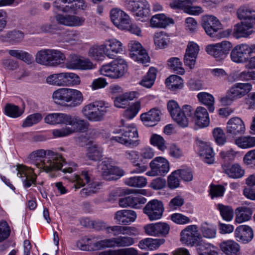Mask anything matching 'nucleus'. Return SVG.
I'll use <instances>...</instances> for the list:
<instances>
[{"label":"nucleus","instance_id":"19","mask_svg":"<svg viewBox=\"0 0 255 255\" xmlns=\"http://www.w3.org/2000/svg\"><path fill=\"white\" fill-rule=\"evenodd\" d=\"M131 57L136 61L145 64L149 61V57L141 44L135 41H130L128 44Z\"/></svg>","mask_w":255,"mask_h":255},{"label":"nucleus","instance_id":"9","mask_svg":"<svg viewBox=\"0 0 255 255\" xmlns=\"http://www.w3.org/2000/svg\"><path fill=\"white\" fill-rule=\"evenodd\" d=\"M128 68L125 60L118 58L100 68L102 75L113 79H119L125 74Z\"/></svg>","mask_w":255,"mask_h":255},{"label":"nucleus","instance_id":"48","mask_svg":"<svg viewBox=\"0 0 255 255\" xmlns=\"http://www.w3.org/2000/svg\"><path fill=\"white\" fill-rule=\"evenodd\" d=\"M217 208L220 211V215L224 220L230 222L233 220L234 212L231 206L218 204L217 205Z\"/></svg>","mask_w":255,"mask_h":255},{"label":"nucleus","instance_id":"21","mask_svg":"<svg viewBox=\"0 0 255 255\" xmlns=\"http://www.w3.org/2000/svg\"><path fill=\"white\" fill-rule=\"evenodd\" d=\"M111 19L114 25L120 29H127L130 24L129 16L121 9L115 8L111 10Z\"/></svg>","mask_w":255,"mask_h":255},{"label":"nucleus","instance_id":"4","mask_svg":"<svg viewBox=\"0 0 255 255\" xmlns=\"http://www.w3.org/2000/svg\"><path fill=\"white\" fill-rule=\"evenodd\" d=\"M110 106L103 101H95L85 105L81 113L91 122H98L104 120L105 115L110 111Z\"/></svg>","mask_w":255,"mask_h":255},{"label":"nucleus","instance_id":"35","mask_svg":"<svg viewBox=\"0 0 255 255\" xmlns=\"http://www.w3.org/2000/svg\"><path fill=\"white\" fill-rule=\"evenodd\" d=\"M237 14L240 20L255 24V10L245 5L242 6L237 10Z\"/></svg>","mask_w":255,"mask_h":255},{"label":"nucleus","instance_id":"63","mask_svg":"<svg viewBox=\"0 0 255 255\" xmlns=\"http://www.w3.org/2000/svg\"><path fill=\"white\" fill-rule=\"evenodd\" d=\"M214 137L219 145H223L226 142V137L224 130L220 128H217L213 131Z\"/></svg>","mask_w":255,"mask_h":255},{"label":"nucleus","instance_id":"28","mask_svg":"<svg viewBox=\"0 0 255 255\" xmlns=\"http://www.w3.org/2000/svg\"><path fill=\"white\" fill-rule=\"evenodd\" d=\"M137 215L135 211L131 210H121L117 211L114 219L120 225H129L136 219Z\"/></svg>","mask_w":255,"mask_h":255},{"label":"nucleus","instance_id":"55","mask_svg":"<svg viewBox=\"0 0 255 255\" xmlns=\"http://www.w3.org/2000/svg\"><path fill=\"white\" fill-rule=\"evenodd\" d=\"M140 106L141 104L139 101L133 103L124 112V117L129 120L132 119L139 111Z\"/></svg>","mask_w":255,"mask_h":255},{"label":"nucleus","instance_id":"14","mask_svg":"<svg viewBox=\"0 0 255 255\" xmlns=\"http://www.w3.org/2000/svg\"><path fill=\"white\" fill-rule=\"evenodd\" d=\"M232 47L231 43L227 41H223L220 43L208 45L206 47V51L217 60L220 61L227 57Z\"/></svg>","mask_w":255,"mask_h":255},{"label":"nucleus","instance_id":"22","mask_svg":"<svg viewBox=\"0 0 255 255\" xmlns=\"http://www.w3.org/2000/svg\"><path fill=\"white\" fill-rule=\"evenodd\" d=\"M17 176L21 178L25 188H29L33 184L35 185L37 175L34 173L33 168L24 165L17 167Z\"/></svg>","mask_w":255,"mask_h":255},{"label":"nucleus","instance_id":"59","mask_svg":"<svg viewBox=\"0 0 255 255\" xmlns=\"http://www.w3.org/2000/svg\"><path fill=\"white\" fill-rule=\"evenodd\" d=\"M107 42L109 46L111 47L113 53L114 57L116 54L122 53L123 51V45L122 43L116 38L108 39Z\"/></svg>","mask_w":255,"mask_h":255},{"label":"nucleus","instance_id":"34","mask_svg":"<svg viewBox=\"0 0 255 255\" xmlns=\"http://www.w3.org/2000/svg\"><path fill=\"white\" fill-rule=\"evenodd\" d=\"M199 155L202 160L208 164H213L215 161V153L209 144L204 142L200 144Z\"/></svg>","mask_w":255,"mask_h":255},{"label":"nucleus","instance_id":"15","mask_svg":"<svg viewBox=\"0 0 255 255\" xmlns=\"http://www.w3.org/2000/svg\"><path fill=\"white\" fill-rule=\"evenodd\" d=\"M151 171L146 173L148 176H162L169 171V163L168 160L163 157H156L149 164Z\"/></svg>","mask_w":255,"mask_h":255},{"label":"nucleus","instance_id":"11","mask_svg":"<svg viewBox=\"0 0 255 255\" xmlns=\"http://www.w3.org/2000/svg\"><path fill=\"white\" fill-rule=\"evenodd\" d=\"M134 243V239L128 236H119L109 239L101 240L94 243L96 250L106 248L126 247L131 246Z\"/></svg>","mask_w":255,"mask_h":255},{"label":"nucleus","instance_id":"38","mask_svg":"<svg viewBox=\"0 0 255 255\" xmlns=\"http://www.w3.org/2000/svg\"><path fill=\"white\" fill-rule=\"evenodd\" d=\"M164 243L165 240L163 239L146 238L139 242L138 246L141 249L152 251L158 249Z\"/></svg>","mask_w":255,"mask_h":255},{"label":"nucleus","instance_id":"1","mask_svg":"<svg viewBox=\"0 0 255 255\" xmlns=\"http://www.w3.org/2000/svg\"><path fill=\"white\" fill-rule=\"evenodd\" d=\"M167 109L172 119L182 128L188 126L189 121L194 116L196 124L201 128L207 127L210 124L209 114L206 108L198 107L195 111L189 105H184L182 108L174 100L167 103Z\"/></svg>","mask_w":255,"mask_h":255},{"label":"nucleus","instance_id":"10","mask_svg":"<svg viewBox=\"0 0 255 255\" xmlns=\"http://www.w3.org/2000/svg\"><path fill=\"white\" fill-rule=\"evenodd\" d=\"M122 134L113 136L111 139L123 144L127 146L134 147L139 143L137 129L134 124L125 127L122 130Z\"/></svg>","mask_w":255,"mask_h":255},{"label":"nucleus","instance_id":"2","mask_svg":"<svg viewBox=\"0 0 255 255\" xmlns=\"http://www.w3.org/2000/svg\"><path fill=\"white\" fill-rule=\"evenodd\" d=\"M28 162L46 172L61 170L64 173H72L73 168L65 167V159L62 155L50 150L39 149L32 152L28 156Z\"/></svg>","mask_w":255,"mask_h":255},{"label":"nucleus","instance_id":"3","mask_svg":"<svg viewBox=\"0 0 255 255\" xmlns=\"http://www.w3.org/2000/svg\"><path fill=\"white\" fill-rule=\"evenodd\" d=\"M44 121L46 124L51 125H66L71 126L54 129L52 133L56 137L66 136L76 131L86 130L88 127L86 121L78 117L64 113L49 114L45 117Z\"/></svg>","mask_w":255,"mask_h":255},{"label":"nucleus","instance_id":"46","mask_svg":"<svg viewBox=\"0 0 255 255\" xmlns=\"http://www.w3.org/2000/svg\"><path fill=\"white\" fill-rule=\"evenodd\" d=\"M88 55L96 60H102L105 57V54L102 45L94 44L91 46L88 51Z\"/></svg>","mask_w":255,"mask_h":255},{"label":"nucleus","instance_id":"6","mask_svg":"<svg viewBox=\"0 0 255 255\" xmlns=\"http://www.w3.org/2000/svg\"><path fill=\"white\" fill-rule=\"evenodd\" d=\"M73 183L75 190L87 184L88 187L83 188L80 191L81 195L84 197L96 192L97 187L99 186V183L94 181L92 174L87 171H83L80 174L76 175Z\"/></svg>","mask_w":255,"mask_h":255},{"label":"nucleus","instance_id":"20","mask_svg":"<svg viewBox=\"0 0 255 255\" xmlns=\"http://www.w3.org/2000/svg\"><path fill=\"white\" fill-rule=\"evenodd\" d=\"M169 5L174 9H182L191 15H198L204 11L201 6L192 5L191 1L188 0H173Z\"/></svg>","mask_w":255,"mask_h":255},{"label":"nucleus","instance_id":"32","mask_svg":"<svg viewBox=\"0 0 255 255\" xmlns=\"http://www.w3.org/2000/svg\"><path fill=\"white\" fill-rule=\"evenodd\" d=\"M160 112L156 109H152L149 111L142 114L140 119L143 124L147 127H152L157 124L160 120Z\"/></svg>","mask_w":255,"mask_h":255},{"label":"nucleus","instance_id":"43","mask_svg":"<svg viewBox=\"0 0 255 255\" xmlns=\"http://www.w3.org/2000/svg\"><path fill=\"white\" fill-rule=\"evenodd\" d=\"M103 148L97 144H93L88 147L86 157L91 160H99L103 156Z\"/></svg>","mask_w":255,"mask_h":255},{"label":"nucleus","instance_id":"50","mask_svg":"<svg viewBox=\"0 0 255 255\" xmlns=\"http://www.w3.org/2000/svg\"><path fill=\"white\" fill-rule=\"evenodd\" d=\"M235 143L242 148H249L255 146V137L243 136L237 138Z\"/></svg>","mask_w":255,"mask_h":255},{"label":"nucleus","instance_id":"57","mask_svg":"<svg viewBox=\"0 0 255 255\" xmlns=\"http://www.w3.org/2000/svg\"><path fill=\"white\" fill-rule=\"evenodd\" d=\"M168 67L174 72L180 74H183L185 70L182 67V62L178 58L173 57L168 60Z\"/></svg>","mask_w":255,"mask_h":255},{"label":"nucleus","instance_id":"26","mask_svg":"<svg viewBox=\"0 0 255 255\" xmlns=\"http://www.w3.org/2000/svg\"><path fill=\"white\" fill-rule=\"evenodd\" d=\"M234 235L237 242L248 244L253 240L254 232L249 226L240 225L236 229Z\"/></svg>","mask_w":255,"mask_h":255},{"label":"nucleus","instance_id":"31","mask_svg":"<svg viewBox=\"0 0 255 255\" xmlns=\"http://www.w3.org/2000/svg\"><path fill=\"white\" fill-rule=\"evenodd\" d=\"M252 90V85L250 83H237L229 89L231 94L236 99H240L247 95Z\"/></svg>","mask_w":255,"mask_h":255},{"label":"nucleus","instance_id":"25","mask_svg":"<svg viewBox=\"0 0 255 255\" xmlns=\"http://www.w3.org/2000/svg\"><path fill=\"white\" fill-rule=\"evenodd\" d=\"M55 18L58 24L69 27L80 26L85 22L84 18L71 14H57Z\"/></svg>","mask_w":255,"mask_h":255},{"label":"nucleus","instance_id":"40","mask_svg":"<svg viewBox=\"0 0 255 255\" xmlns=\"http://www.w3.org/2000/svg\"><path fill=\"white\" fill-rule=\"evenodd\" d=\"M235 213V221L239 224L249 220L252 214L251 209L245 207H240L237 208Z\"/></svg>","mask_w":255,"mask_h":255},{"label":"nucleus","instance_id":"17","mask_svg":"<svg viewBox=\"0 0 255 255\" xmlns=\"http://www.w3.org/2000/svg\"><path fill=\"white\" fill-rule=\"evenodd\" d=\"M202 26L206 33L211 37H214L222 28L219 20L213 15H206L202 17Z\"/></svg>","mask_w":255,"mask_h":255},{"label":"nucleus","instance_id":"52","mask_svg":"<svg viewBox=\"0 0 255 255\" xmlns=\"http://www.w3.org/2000/svg\"><path fill=\"white\" fill-rule=\"evenodd\" d=\"M202 236L207 239H214L217 234V230L215 226L207 223H203L200 227Z\"/></svg>","mask_w":255,"mask_h":255},{"label":"nucleus","instance_id":"18","mask_svg":"<svg viewBox=\"0 0 255 255\" xmlns=\"http://www.w3.org/2000/svg\"><path fill=\"white\" fill-rule=\"evenodd\" d=\"M164 210L163 204L161 202L157 200H152L145 205L143 212L150 221H154L162 217Z\"/></svg>","mask_w":255,"mask_h":255},{"label":"nucleus","instance_id":"54","mask_svg":"<svg viewBox=\"0 0 255 255\" xmlns=\"http://www.w3.org/2000/svg\"><path fill=\"white\" fill-rule=\"evenodd\" d=\"M108 233L113 232V235L115 236L119 235H129L131 233V227L122 226H114L108 227L106 228Z\"/></svg>","mask_w":255,"mask_h":255},{"label":"nucleus","instance_id":"30","mask_svg":"<svg viewBox=\"0 0 255 255\" xmlns=\"http://www.w3.org/2000/svg\"><path fill=\"white\" fill-rule=\"evenodd\" d=\"M222 169L223 172L231 178L239 179L245 175V170L238 163L223 164Z\"/></svg>","mask_w":255,"mask_h":255},{"label":"nucleus","instance_id":"7","mask_svg":"<svg viewBox=\"0 0 255 255\" xmlns=\"http://www.w3.org/2000/svg\"><path fill=\"white\" fill-rule=\"evenodd\" d=\"M125 5L138 20L145 21L150 16V5L146 0H125Z\"/></svg>","mask_w":255,"mask_h":255},{"label":"nucleus","instance_id":"58","mask_svg":"<svg viewBox=\"0 0 255 255\" xmlns=\"http://www.w3.org/2000/svg\"><path fill=\"white\" fill-rule=\"evenodd\" d=\"M235 74H232L229 77H232L234 80H241L247 81L251 80H255V71H244L236 75V78H234Z\"/></svg>","mask_w":255,"mask_h":255},{"label":"nucleus","instance_id":"16","mask_svg":"<svg viewBox=\"0 0 255 255\" xmlns=\"http://www.w3.org/2000/svg\"><path fill=\"white\" fill-rule=\"evenodd\" d=\"M202 237L196 225L188 226L180 233V241L191 247L195 246Z\"/></svg>","mask_w":255,"mask_h":255},{"label":"nucleus","instance_id":"12","mask_svg":"<svg viewBox=\"0 0 255 255\" xmlns=\"http://www.w3.org/2000/svg\"><path fill=\"white\" fill-rule=\"evenodd\" d=\"M98 171L104 179L107 180H116L124 175V171L120 168L113 166L109 159H106L99 163Z\"/></svg>","mask_w":255,"mask_h":255},{"label":"nucleus","instance_id":"47","mask_svg":"<svg viewBox=\"0 0 255 255\" xmlns=\"http://www.w3.org/2000/svg\"><path fill=\"white\" fill-rule=\"evenodd\" d=\"M24 34L20 31H10L5 35L0 37L1 40L7 41L11 43H15L21 41L23 38Z\"/></svg>","mask_w":255,"mask_h":255},{"label":"nucleus","instance_id":"37","mask_svg":"<svg viewBox=\"0 0 255 255\" xmlns=\"http://www.w3.org/2000/svg\"><path fill=\"white\" fill-rule=\"evenodd\" d=\"M195 246L198 255H219L216 251L212 250L214 248V246L206 242L202 237L197 242Z\"/></svg>","mask_w":255,"mask_h":255},{"label":"nucleus","instance_id":"56","mask_svg":"<svg viewBox=\"0 0 255 255\" xmlns=\"http://www.w3.org/2000/svg\"><path fill=\"white\" fill-rule=\"evenodd\" d=\"M23 110L20 109L17 106L7 104L4 108V113L7 116L11 118H17L23 113Z\"/></svg>","mask_w":255,"mask_h":255},{"label":"nucleus","instance_id":"39","mask_svg":"<svg viewBox=\"0 0 255 255\" xmlns=\"http://www.w3.org/2000/svg\"><path fill=\"white\" fill-rule=\"evenodd\" d=\"M48 66L56 67L65 60V55L60 51L49 49Z\"/></svg>","mask_w":255,"mask_h":255},{"label":"nucleus","instance_id":"64","mask_svg":"<svg viewBox=\"0 0 255 255\" xmlns=\"http://www.w3.org/2000/svg\"><path fill=\"white\" fill-rule=\"evenodd\" d=\"M179 175L178 171H173L168 178V186L170 189H175L179 186Z\"/></svg>","mask_w":255,"mask_h":255},{"label":"nucleus","instance_id":"29","mask_svg":"<svg viewBox=\"0 0 255 255\" xmlns=\"http://www.w3.org/2000/svg\"><path fill=\"white\" fill-rule=\"evenodd\" d=\"M254 24L242 21L235 25L233 29L234 36L237 38L247 37L254 32L253 29Z\"/></svg>","mask_w":255,"mask_h":255},{"label":"nucleus","instance_id":"36","mask_svg":"<svg viewBox=\"0 0 255 255\" xmlns=\"http://www.w3.org/2000/svg\"><path fill=\"white\" fill-rule=\"evenodd\" d=\"M173 23L174 20L163 13L156 14L150 19V26L154 28H165L170 24Z\"/></svg>","mask_w":255,"mask_h":255},{"label":"nucleus","instance_id":"27","mask_svg":"<svg viewBox=\"0 0 255 255\" xmlns=\"http://www.w3.org/2000/svg\"><path fill=\"white\" fill-rule=\"evenodd\" d=\"M199 51V46L194 42H189L184 55V63L192 69L196 62V59Z\"/></svg>","mask_w":255,"mask_h":255},{"label":"nucleus","instance_id":"33","mask_svg":"<svg viewBox=\"0 0 255 255\" xmlns=\"http://www.w3.org/2000/svg\"><path fill=\"white\" fill-rule=\"evenodd\" d=\"M221 251L226 255H240V246L234 240L221 242L219 246Z\"/></svg>","mask_w":255,"mask_h":255},{"label":"nucleus","instance_id":"8","mask_svg":"<svg viewBox=\"0 0 255 255\" xmlns=\"http://www.w3.org/2000/svg\"><path fill=\"white\" fill-rule=\"evenodd\" d=\"M46 81L49 85L59 87L77 85L80 83V77L72 72L51 74L47 77Z\"/></svg>","mask_w":255,"mask_h":255},{"label":"nucleus","instance_id":"61","mask_svg":"<svg viewBox=\"0 0 255 255\" xmlns=\"http://www.w3.org/2000/svg\"><path fill=\"white\" fill-rule=\"evenodd\" d=\"M151 144L156 146L161 151H164L166 148V142L164 138L158 134H153L150 138Z\"/></svg>","mask_w":255,"mask_h":255},{"label":"nucleus","instance_id":"13","mask_svg":"<svg viewBox=\"0 0 255 255\" xmlns=\"http://www.w3.org/2000/svg\"><path fill=\"white\" fill-rule=\"evenodd\" d=\"M53 6L58 11L73 13H76L78 9H85L86 7L83 0H56Z\"/></svg>","mask_w":255,"mask_h":255},{"label":"nucleus","instance_id":"41","mask_svg":"<svg viewBox=\"0 0 255 255\" xmlns=\"http://www.w3.org/2000/svg\"><path fill=\"white\" fill-rule=\"evenodd\" d=\"M165 84L169 89L176 91L183 87V80L179 76L171 75L166 79Z\"/></svg>","mask_w":255,"mask_h":255},{"label":"nucleus","instance_id":"60","mask_svg":"<svg viewBox=\"0 0 255 255\" xmlns=\"http://www.w3.org/2000/svg\"><path fill=\"white\" fill-rule=\"evenodd\" d=\"M49 52V49L38 51L35 55L36 62L41 65L48 66Z\"/></svg>","mask_w":255,"mask_h":255},{"label":"nucleus","instance_id":"51","mask_svg":"<svg viewBox=\"0 0 255 255\" xmlns=\"http://www.w3.org/2000/svg\"><path fill=\"white\" fill-rule=\"evenodd\" d=\"M8 53L10 56L20 59L28 64L31 63L32 60V56L31 54L21 50L11 49L8 51Z\"/></svg>","mask_w":255,"mask_h":255},{"label":"nucleus","instance_id":"24","mask_svg":"<svg viewBox=\"0 0 255 255\" xmlns=\"http://www.w3.org/2000/svg\"><path fill=\"white\" fill-rule=\"evenodd\" d=\"M248 44L243 43L238 45L232 49L230 56L231 60L237 63H243L247 62V55H250Z\"/></svg>","mask_w":255,"mask_h":255},{"label":"nucleus","instance_id":"42","mask_svg":"<svg viewBox=\"0 0 255 255\" xmlns=\"http://www.w3.org/2000/svg\"><path fill=\"white\" fill-rule=\"evenodd\" d=\"M197 98L201 103L208 107L210 112H213L215 109V99L211 94L207 92H200L198 94Z\"/></svg>","mask_w":255,"mask_h":255},{"label":"nucleus","instance_id":"44","mask_svg":"<svg viewBox=\"0 0 255 255\" xmlns=\"http://www.w3.org/2000/svg\"><path fill=\"white\" fill-rule=\"evenodd\" d=\"M137 251L133 248L108 250L99 253V255H137Z\"/></svg>","mask_w":255,"mask_h":255},{"label":"nucleus","instance_id":"53","mask_svg":"<svg viewBox=\"0 0 255 255\" xmlns=\"http://www.w3.org/2000/svg\"><path fill=\"white\" fill-rule=\"evenodd\" d=\"M147 181L143 176H133L128 178L125 181L126 185L134 187L142 188L145 186Z\"/></svg>","mask_w":255,"mask_h":255},{"label":"nucleus","instance_id":"49","mask_svg":"<svg viewBox=\"0 0 255 255\" xmlns=\"http://www.w3.org/2000/svg\"><path fill=\"white\" fill-rule=\"evenodd\" d=\"M156 74V69L155 68L150 67L147 74L143 77L140 81V85L148 88H150L154 82Z\"/></svg>","mask_w":255,"mask_h":255},{"label":"nucleus","instance_id":"62","mask_svg":"<svg viewBox=\"0 0 255 255\" xmlns=\"http://www.w3.org/2000/svg\"><path fill=\"white\" fill-rule=\"evenodd\" d=\"M42 116L39 113L28 116L22 124V127H29L36 124L42 120Z\"/></svg>","mask_w":255,"mask_h":255},{"label":"nucleus","instance_id":"45","mask_svg":"<svg viewBox=\"0 0 255 255\" xmlns=\"http://www.w3.org/2000/svg\"><path fill=\"white\" fill-rule=\"evenodd\" d=\"M154 42L157 48H164L169 42V35L162 31L156 32L154 36Z\"/></svg>","mask_w":255,"mask_h":255},{"label":"nucleus","instance_id":"5","mask_svg":"<svg viewBox=\"0 0 255 255\" xmlns=\"http://www.w3.org/2000/svg\"><path fill=\"white\" fill-rule=\"evenodd\" d=\"M52 98L56 103L64 104L71 102V105L74 107L81 105L83 101V95L80 91L67 88L55 90Z\"/></svg>","mask_w":255,"mask_h":255},{"label":"nucleus","instance_id":"23","mask_svg":"<svg viewBox=\"0 0 255 255\" xmlns=\"http://www.w3.org/2000/svg\"><path fill=\"white\" fill-rule=\"evenodd\" d=\"M246 131L244 121L239 117H234L229 120L227 123L226 132L231 136L243 134Z\"/></svg>","mask_w":255,"mask_h":255}]
</instances>
